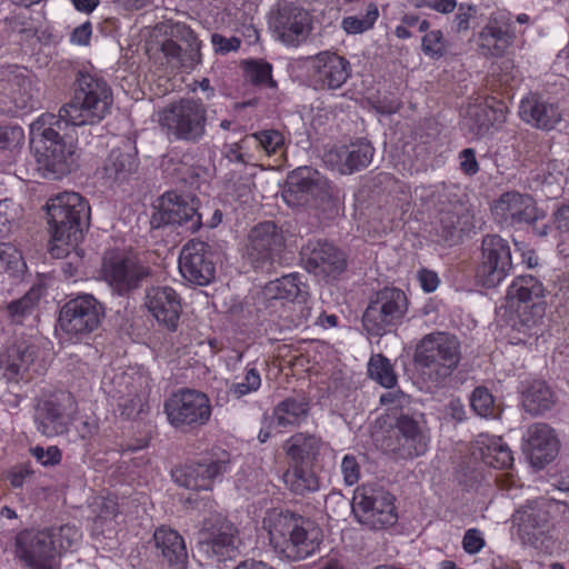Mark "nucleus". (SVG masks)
<instances>
[{"instance_id":"5701e85b","label":"nucleus","mask_w":569,"mask_h":569,"mask_svg":"<svg viewBox=\"0 0 569 569\" xmlns=\"http://www.w3.org/2000/svg\"><path fill=\"white\" fill-rule=\"evenodd\" d=\"M214 252L204 241L190 240L181 249L179 270L188 282L207 286L216 277Z\"/></svg>"},{"instance_id":"6e6d98bb","label":"nucleus","mask_w":569,"mask_h":569,"mask_svg":"<svg viewBox=\"0 0 569 569\" xmlns=\"http://www.w3.org/2000/svg\"><path fill=\"white\" fill-rule=\"evenodd\" d=\"M421 51L433 60L443 58L448 52V42L442 31L427 30L421 39Z\"/></svg>"},{"instance_id":"e2e57ef3","label":"nucleus","mask_w":569,"mask_h":569,"mask_svg":"<svg viewBox=\"0 0 569 569\" xmlns=\"http://www.w3.org/2000/svg\"><path fill=\"white\" fill-rule=\"evenodd\" d=\"M32 457L43 467H56L62 460V451L57 446L43 448L36 446L30 449Z\"/></svg>"},{"instance_id":"a211bd4d","label":"nucleus","mask_w":569,"mask_h":569,"mask_svg":"<svg viewBox=\"0 0 569 569\" xmlns=\"http://www.w3.org/2000/svg\"><path fill=\"white\" fill-rule=\"evenodd\" d=\"M102 274L118 295L124 296L138 289L149 271L130 254L111 250L103 257Z\"/></svg>"},{"instance_id":"e433bc0d","label":"nucleus","mask_w":569,"mask_h":569,"mask_svg":"<svg viewBox=\"0 0 569 569\" xmlns=\"http://www.w3.org/2000/svg\"><path fill=\"white\" fill-rule=\"evenodd\" d=\"M510 309L515 311L511 317V329L515 333L513 339L518 343H526L528 338L539 335L546 313V303L538 302Z\"/></svg>"},{"instance_id":"1a4fd4ad","label":"nucleus","mask_w":569,"mask_h":569,"mask_svg":"<svg viewBox=\"0 0 569 569\" xmlns=\"http://www.w3.org/2000/svg\"><path fill=\"white\" fill-rule=\"evenodd\" d=\"M106 317V307L91 293L71 296L60 307L58 325L69 338L81 340L102 323Z\"/></svg>"},{"instance_id":"4c0bfd02","label":"nucleus","mask_w":569,"mask_h":569,"mask_svg":"<svg viewBox=\"0 0 569 569\" xmlns=\"http://www.w3.org/2000/svg\"><path fill=\"white\" fill-rule=\"evenodd\" d=\"M543 283L531 274L516 277L507 290V302L509 308H520L533 303H546Z\"/></svg>"},{"instance_id":"4468645a","label":"nucleus","mask_w":569,"mask_h":569,"mask_svg":"<svg viewBox=\"0 0 569 569\" xmlns=\"http://www.w3.org/2000/svg\"><path fill=\"white\" fill-rule=\"evenodd\" d=\"M284 248L286 238L281 227L268 220L250 230L244 258L254 270L270 271L281 260Z\"/></svg>"},{"instance_id":"2f4dec72","label":"nucleus","mask_w":569,"mask_h":569,"mask_svg":"<svg viewBox=\"0 0 569 569\" xmlns=\"http://www.w3.org/2000/svg\"><path fill=\"white\" fill-rule=\"evenodd\" d=\"M493 104L487 100L485 103L469 106L461 121V128L466 136L472 139H481L487 136L491 128L499 127L507 120V107L502 101Z\"/></svg>"},{"instance_id":"c9c22d12","label":"nucleus","mask_w":569,"mask_h":569,"mask_svg":"<svg viewBox=\"0 0 569 569\" xmlns=\"http://www.w3.org/2000/svg\"><path fill=\"white\" fill-rule=\"evenodd\" d=\"M472 455L479 456L483 463L495 469H509L513 465L510 448L497 436L479 435Z\"/></svg>"},{"instance_id":"f3484780","label":"nucleus","mask_w":569,"mask_h":569,"mask_svg":"<svg viewBox=\"0 0 569 569\" xmlns=\"http://www.w3.org/2000/svg\"><path fill=\"white\" fill-rule=\"evenodd\" d=\"M512 269L509 242L499 234H487L481 241V257L476 268V282L483 288L498 287Z\"/></svg>"},{"instance_id":"3c124183","label":"nucleus","mask_w":569,"mask_h":569,"mask_svg":"<svg viewBox=\"0 0 569 569\" xmlns=\"http://www.w3.org/2000/svg\"><path fill=\"white\" fill-rule=\"evenodd\" d=\"M261 387V376L259 370L253 363H248L243 371L241 381H233L228 389L229 395L234 399H241L242 397L258 391Z\"/></svg>"},{"instance_id":"774afa93","label":"nucleus","mask_w":569,"mask_h":569,"mask_svg":"<svg viewBox=\"0 0 569 569\" xmlns=\"http://www.w3.org/2000/svg\"><path fill=\"white\" fill-rule=\"evenodd\" d=\"M459 169L461 172L468 177L476 176L479 170L480 166L478 163L477 157H476V150L472 148H466L462 149L459 154Z\"/></svg>"},{"instance_id":"20e7f679","label":"nucleus","mask_w":569,"mask_h":569,"mask_svg":"<svg viewBox=\"0 0 569 569\" xmlns=\"http://www.w3.org/2000/svg\"><path fill=\"white\" fill-rule=\"evenodd\" d=\"M412 359L423 382L432 388H442L461 361V345L455 335L431 332L418 341Z\"/></svg>"},{"instance_id":"338daca9","label":"nucleus","mask_w":569,"mask_h":569,"mask_svg":"<svg viewBox=\"0 0 569 569\" xmlns=\"http://www.w3.org/2000/svg\"><path fill=\"white\" fill-rule=\"evenodd\" d=\"M371 107L380 114H393L398 112L402 106L400 99L395 96H378L370 99Z\"/></svg>"},{"instance_id":"ea45409f","label":"nucleus","mask_w":569,"mask_h":569,"mask_svg":"<svg viewBox=\"0 0 569 569\" xmlns=\"http://www.w3.org/2000/svg\"><path fill=\"white\" fill-rule=\"evenodd\" d=\"M34 358L33 346L26 342L13 343L4 353L0 355V368L3 370V377L9 382H18L23 378Z\"/></svg>"},{"instance_id":"7ed1b4c3","label":"nucleus","mask_w":569,"mask_h":569,"mask_svg":"<svg viewBox=\"0 0 569 569\" xmlns=\"http://www.w3.org/2000/svg\"><path fill=\"white\" fill-rule=\"evenodd\" d=\"M262 523L273 550L290 561L306 559L319 547V529L299 513L273 509Z\"/></svg>"},{"instance_id":"0e129e2a","label":"nucleus","mask_w":569,"mask_h":569,"mask_svg":"<svg viewBox=\"0 0 569 569\" xmlns=\"http://www.w3.org/2000/svg\"><path fill=\"white\" fill-rule=\"evenodd\" d=\"M17 216L18 208L12 200H0V237H4L11 231Z\"/></svg>"},{"instance_id":"052dcab7","label":"nucleus","mask_w":569,"mask_h":569,"mask_svg":"<svg viewBox=\"0 0 569 569\" xmlns=\"http://www.w3.org/2000/svg\"><path fill=\"white\" fill-rule=\"evenodd\" d=\"M455 186H447L440 183L436 186L422 187L421 188V200L431 202L435 207L447 209V204H451L453 194L452 190Z\"/></svg>"},{"instance_id":"49530a36","label":"nucleus","mask_w":569,"mask_h":569,"mask_svg":"<svg viewBox=\"0 0 569 569\" xmlns=\"http://www.w3.org/2000/svg\"><path fill=\"white\" fill-rule=\"evenodd\" d=\"M246 78L253 86L277 88V81L272 78V64L263 59H249L242 62Z\"/></svg>"},{"instance_id":"6e6552de","label":"nucleus","mask_w":569,"mask_h":569,"mask_svg":"<svg viewBox=\"0 0 569 569\" xmlns=\"http://www.w3.org/2000/svg\"><path fill=\"white\" fill-rule=\"evenodd\" d=\"M408 298L403 290L383 287L370 296L361 318L368 336L382 337L400 326L408 312Z\"/></svg>"},{"instance_id":"423d86ee","label":"nucleus","mask_w":569,"mask_h":569,"mask_svg":"<svg viewBox=\"0 0 569 569\" xmlns=\"http://www.w3.org/2000/svg\"><path fill=\"white\" fill-rule=\"evenodd\" d=\"M566 508L562 501L541 499L517 510L515 519L522 541L545 553L555 552L559 542L555 536L553 518Z\"/></svg>"},{"instance_id":"09e8293b","label":"nucleus","mask_w":569,"mask_h":569,"mask_svg":"<svg viewBox=\"0 0 569 569\" xmlns=\"http://www.w3.org/2000/svg\"><path fill=\"white\" fill-rule=\"evenodd\" d=\"M379 18L377 3L369 2L363 14L347 16L341 21L342 30L348 34L363 33L373 28Z\"/></svg>"},{"instance_id":"f257e3e1","label":"nucleus","mask_w":569,"mask_h":569,"mask_svg":"<svg viewBox=\"0 0 569 569\" xmlns=\"http://www.w3.org/2000/svg\"><path fill=\"white\" fill-rule=\"evenodd\" d=\"M74 93L58 114L42 113L30 127V146L39 169L57 179L77 166L73 146L76 127L100 122L112 106L107 81L97 74L78 71Z\"/></svg>"},{"instance_id":"6ab92c4d","label":"nucleus","mask_w":569,"mask_h":569,"mask_svg":"<svg viewBox=\"0 0 569 569\" xmlns=\"http://www.w3.org/2000/svg\"><path fill=\"white\" fill-rule=\"evenodd\" d=\"M305 269L322 279H336L347 268L346 253L332 242L309 239L300 250Z\"/></svg>"},{"instance_id":"412c9836","label":"nucleus","mask_w":569,"mask_h":569,"mask_svg":"<svg viewBox=\"0 0 569 569\" xmlns=\"http://www.w3.org/2000/svg\"><path fill=\"white\" fill-rule=\"evenodd\" d=\"M269 26L278 40L295 47L305 42L312 29L309 12L292 2L279 3Z\"/></svg>"},{"instance_id":"4d7b16f0","label":"nucleus","mask_w":569,"mask_h":569,"mask_svg":"<svg viewBox=\"0 0 569 569\" xmlns=\"http://www.w3.org/2000/svg\"><path fill=\"white\" fill-rule=\"evenodd\" d=\"M172 166L177 179L191 187L207 180L210 176L209 169L201 164H188L183 161H177Z\"/></svg>"},{"instance_id":"de8ad7c7","label":"nucleus","mask_w":569,"mask_h":569,"mask_svg":"<svg viewBox=\"0 0 569 569\" xmlns=\"http://www.w3.org/2000/svg\"><path fill=\"white\" fill-rule=\"evenodd\" d=\"M369 377L385 388L397 385V375L390 360L382 353L372 355L368 362Z\"/></svg>"},{"instance_id":"393cba45","label":"nucleus","mask_w":569,"mask_h":569,"mask_svg":"<svg viewBox=\"0 0 569 569\" xmlns=\"http://www.w3.org/2000/svg\"><path fill=\"white\" fill-rule=\"evenodd\" d=\"M237 533L234 525L221 515L209 517L199 532V545L211 558L223 561L232 558L237 551Z\"/></svg>"},{"instance_id":"8fccbe9b","label":"nucleus","mask_w":569,"mask_h":569,"mask_svg":"<svg viewBox=\"0 0 569 569\" xmlns=\"http://www.w3.org/2000/svg\"><path fill=\"white\" fill-rule=\"evenodd\" d=\"M470 407L480 417L496 418L499 416V406L493 395L483 386L476 387L469 398Z\"/></svg>"},{"instance_id":"680f3d73","label":"nucleus","mask_w":569,"mask_h":569,"mask_svg":"<svg viewBox=\"0 0 569 569\" xmlns=\"http://www.w3.org/2000/svg\"><path fill=\"white\" fill-rule=\"evenodd\" d=\"M477 6L470 3H460L458 11L453 17L452 30L456 33H465L470 29V21L476 18Z\"/></svg>"},{"instance_id":"864d4df0","label":"nucleus","mask_w":569,"mask_h":569,"mask_svg":"<svg viewBox=\"0 0 569 569\" xmlns=\"http://www.w3.org/2000/svg\"><path fill=\"white\" fill-rule=\"evenodd\" d=\"M251 140L269 156L277 153L284 146L283 134L274 129L261 130L243 138V142Z\"/></svg>"},{"instance_id":"9d476101","label":"nucleus","mask_w":569,"mask_h":569,"mask_svg":"<svg viewBox=\"0 0 569 569\" xmlns=\"http://www.w3.org/2000/svg\"><path fill=\"white\" fill-rule=\"evenodd\" d=\"M282 196L290 206L319 209L332 201L333 186L317 169L299 167L288 174Z\"/></svg>"},{"instance_id":"58836bf2","label":"nucleus","mask_w":569,"mask_h":569,"mask_svg":"<svg viewBox=\"0 0 569 569\" xmlns=\"http://www.w3.org/2000/svg\"><path fill=\"white\" fill-rule=\"evenodd\" d=\"M37 430L46 437L67 432L68 426L62 405L54 398L39 400L34 410Z\"/></svg>"},{"instance_id":"473e14b6","label":"nucleus","mask_w":569,"mask_h":569,"mask_svg":"<svg viewBox=\"0 0 569 569\" xmlns=\"http://www.w3.org/2000/svg\"><path fill=\"white\" fill-rule=\"evenodd\" d=\"M138 167L137 148L127 140L111 149L103 161L101 177L108 183H123L137 172Z\"/></svg>"},{"instance_id":"c85d7f7f","label":"nucleus","mask_w":569,"mask_h":569,"mask_svg":"<svg viewBox=\"0 0 569 569\" xmlns=\"http://www.w3.org/2000/svg\"><path fill=\"white\" fill-rule=\"evenodd\" d=\"M144 306L158 325L163 329L176 332L182 313L181 298L169 286L151 287L146 291Z\"/></svg>"},{"instance_id":"0eeeda50","label":"nucleus","mask_w":569,"mask_h":569,"mask_svg":"<svg viewBox=\"0 0 569 569\" xmlns=\"http://www.w3.org/2000/svg\"><path fill=\"white\" fill-rule=\"evenodd\" d=\"M208 110L201 99L181 98L158 111V123L170 140L199 143L207 134Z\"/></svg>"},{"instance_id":"dca6fc26","label":"nucleus","mask_w":569,"mask_h":569,"mask_svg":"<svg viewBox=\"0 0 569 569\" xmlns=\"http://www.w3.org/2000/svg\"><path fill=\"white\" fill-rule=\"evenodd\" d=\"M157 211L151 217L153 228H181L183 232H197L202 226L201 213L193 197L167 191L158 200Z\"/></svg>"},{"instance_id":"79ce46f5","label":"nucleus","mask_w":569,"mask_h":569,"mask_svg":"<svg viewBox=\"0 0 569 569\" xmlns=\"http://www.w3.org/2000/svg\"><path fill=\"white\" fill-rule=\"evenodd\" d=\"M309 401L302 398L288 397L273 407L272 422L279 431L287 428H298L309 416Z\"/></svg>"},{"instance_id":"13d9d810","label":"nucleus","mask_w":569,"mask_h":569,"mask_svg":"<svg viewBox=\"0 0 569 569\" xmlns=\"http://www.w3.org/2000/svg\"><path fill=\"white\" fill-rule=\"evenodd\" d=\"M50 533H53L57 555L60 551H68L76 548L81 539V532L76 526L63 525L59 528L47 529Z\"/></svg>"},{"instance_id":"2eb2a0df","label":"nucleus","mask_w":569,"mask_h":569,"mask_svg":"<svg viewBox=\"0 0 569 569\" xmlns=\"http://www.w3.org/2000/svg\"><path fill=\"white\" fill-rule=\"evenodd\" d=\"M230 468V453L212 451L197 461H189L171 470L172 480L189 490H211L217 479Z\"/></svg>"},{"instance_id":"37998d69","label":"nucleus","mask_w":569,"mask_h":569,"mask_svg":"<svg viewBox=\"0 0 569 569\" xmlns=\"http://www.w3.org/2000/svg\"><path fill=\"white\" fill-rule=\"evenodd\" d=\"M523 409L532 415L540 416L549 411L556 403V396L546 381L535 380L522 391Z\"/></svg>"},{"instance_id":"f03ea898","label":"nucleus","mask_w":569,"mask_h":569,"mask_svg":"<svg viewBox=\"0 0 569 569\" xmlns=\"http://www.w3.org/2000/svg\"><path fill=\"white\" fill-rule=\"evenodd\" d=\"M46 208L53 242L50 252L54 258L67 257L89 228V202L78 192H62L50 198Z\"/></svg>"},{"instance_id":"ddd939ff","label":"nucleus","mask_w":569,"mask_h":569,"mask_svg":"<svg viewBox=\"0 0 569 569\" xmlns=\"http://www.w3.org/2000/svg\"><path fill=\"white\" fill-rule=\"evenodd\" d=\"M352 513L370 530H382L398 521L395 497L382 488H358L352 499Z\"/></svg>"},{"instance_id":"a878e982","label":"nucleus","mask_w":569,"mask_h":569,"mask_svg":"<svg viewBox=\"0 0 569 569\" xmlns=\"http://www.w3.org/2000/svg\"><path fill=\"white\" fill-rule=\"evenodd\" d=\"M166 36L161 43V52L169 62L181 67L201 63V41L189 26L182 22L173 23L166 31Z\"/></svg>"},{"instance_id":"a19ab883","label":"nucleus","mask_w":569,"mask_h":569,"mask_svg":"<svg viewBox=\"0 0 569 569\" xmlns=\"http://www.w3.org/2000/svg\"><path fill=\"white\" fill-rule=\"evenodd\" d=\"M375 148L366 139H358L337 151L339 170L342 174H351L367 168L373 158Z\"/></svg>"},{"instance_id":"c03bdc74","label":"nucleus","mask_w":569,"mask_h":569,"mask_svg":"<svg viewBox=\"0 0 569 569\" xmlns=\"http://www.w3.org/2000/svg\"><path fill=\"white\" fill-rule=\"evenodd\" d=\"M43 291L41 284H34L21 298L9 302L6 310L11 323L23 325L29 317L33 316Z\"/></svg>"},{"instance_id":"bb28decb","label":"nucleus","mask_w":569,"mask_h":569,"mask_svg":"<svg viewBox=\"0 0 569 569\" xmlns=\"http://www.w3.org/2000/svg\"><path fill=\"white\" fill-rule=\"evenodd\" d=\"M516 27L512 14L498 10L490 14L478 34V46L485 56L502 57L513 44Z\"/></svg>"},{"instance_id":"f704fd0d","label":"nucleus","mask_w":569,"mask_h":569,"mask_svg":"<svg viewBox=\"0 0 569 569\" xmlns=\"http://www.w3.org/2000/svg\"><path fill=\"white\" fill-rule=\"evenodd\" d=\"M323 447L322 439L309 432H297L283 443L289 465L305 467H315Z\"/></svg>"},{"instance_id":"c756f323","label":"nucleus","mask_w":569,"mask_h":569,"mask_svg":"<svg viewBox=\"0 0 569 569\" xmlns=\"http://www.w3.org/2000/svg\"><path fill=\"white\" fill-rule=\"evenodd\" d=\"M523 439V453L535 469H543L559 452V440L547 423L529 426Z\"/></svg>"},{"instance_id":"bf43d9fd","label":"nucleus","mask_w":569,"mask_h":569,"mask_svg":"<svg viewBox=\"0 0 569 569\" xmlns=\"http://www.w3.org/2000/svg\"><path fill=\"white\" fill-rule=\"evenodd\" d=\"M254 187L253 174H239L232 172L228 180V189L231 194L240 202H248L251 194L252 188Z\"/></svg>"},{"instance_id":"cd10ccee","label":"nucleus","mask_w":569,"mask_h":569,"mask_svg":"<svg viewBox=\"0 0 569 569\" xmlns=\"http://www.w3.org/2000/svg\"><path fill=\"white\" fill-rule=\"evenodd\" d=\"M519 118L530 127L551 131L562 120L559 102L541 92H528L519 103Z\"/></svg>"},{"instance_id":"72a5a7b5","label":"nucleus","mask_w":569,"mask_h":569,"mask_svg":"<svg viewBox=\"0 0 569 569\" xmlns=\"http://www.w3.org/2000/svg\"><path fill=\"white\" fill-rule=\"evenodd\" d=\"M154 555L160 563L171 569H186L188 551L183 537L169 527L161 526L153 533Z\"/></svg>"},{"instance_id":"7c9ffc66","label":"nucleus","mask_w":569,"mask_h":569,"mask_svg":"<svg viewBox=\"0 0 569 569\" xmlns=\"http://www.w3.org/2000/svg\"><path fill=\"white\" fill-rule=\"evenodd\" d=\"M301 279L300 273L292 272L268 282L257 297L258 310L276 309L282 300L306 302L308 286Z\"/></svg>"},{"instance_id":"aec40b11","label":"nucleus","mask_w":569,"mask_h":569,"mask_svg":"<svg viewBox=\"0 0 569 569\" xmlns=\"http://www.w3.org/2000/svg\"><path fill=\"white\" fill-rule=\"evenodd\" d=\"M308 78L317 90H336L351 77L349 60L336 52L322 51L305 60Z\"/></svg>"},{"instance_id":"9b49d317","label":"nucleus","mask_w":569,"mask_h":569,"mask_svg":"<svg viewBox=\"0 0 569 569\" xmlns=\"http://www.w3.org/2000/svg\"><path fill=\"white\" fill-rule=\"evenodd\" d=\"M33 73L19 64L0 66V113L17 114L38 104Z\"/></svg>"},{"instance_id":"b1692460","label":"nucleus","mask_w":569,"mask_h":569,"mask_svg":"<svg viewBox=\"0 0 569 569\" xmlns=\"http://www.w3.org/2000/svg\"><path fill=\"white\" fill-rule=\"evenodd\" d=\"M17 555L30 569H58L53 533L47 530L24 531L16 538Z\"/></svg>"},{"instance_id":"39448f33","label":"nucleus","mask_w":569,"mask_h":569,"mask_svg":"<svg viewBox=\"0 0 569 569\" xmlns=\"http://www.w3.org/2000/svg\"><path fill=\"white\" fill-rule=\"evenodd\" d=\"M382 440L383 450L395 459L411 460L423 456L430 446V428L426 415L401 407Z\"/></svg>"},{"instance_id":"a18cd8bd","label":"nucleus","mask_w":569,"mask_h":569,"mask_svg":"<svg viewBox=\"0 0 569 569\" xmlns=\"http://www.w3.org/2000/svg\"><path fill=\"white\" fill-rule=\"evenodd\" d=\"M289 466L290 468L283 475V480L291 492L305 496L319 490L320 483L313 467Z\"/></svg>"},{"instance_id":"69168bd1","label":"nucleus","mask_w":569,"mask_h":569,"mask_svg":"<svg viewBox=\"0 0 569 569\" xmlns=\"http://www.w3.org/2000/svg\"><path fill=\"white\" fill-rule=\"evenodd\" d=\"M341 473L347 486L356 485L361 475L360 463L356 456L346 455L341 461Z\"/></svg>"},{"instance_id":"5fc2aeb1","label":"nucleus","mask_w":569,"mask_h":569,"mask_svg":"<svg viewBox=\"0 0 569 569\" xmlns=\"http://www.w3.org/2000/svg\"><path fill=\"white\" fill-rule=\"evenodd\" d=\"M26 268L22 253L9 242H0V271L17 276Z\"/></svg>"},{"instance_id":"f8f14e48","label":"nucleus","mask_w":569,"mask_h":569,"mask_svg":"<svg viewBox=\"0 0 569 569\" xmlns=\"http://www.w3.org/2000/svg\"><path fill=\"white\" fill-rule=\"evenodd\" d=\"M163 409L169 423L184 432L204 426L211 417L209 397L189 388L173 392L166 399Z\"/></svg>"},{"instance_id":"4be33fe9","label":"nucleus","mask_w":569,"mask_h":569,"mask_svg":"<svg viewBox=\"0 0 569 569\" xmlns=\"http://www.w3.org/2000/svg\"><path fill=\"white\" fill-rule=\"evenodd\" d=\"M491 211L496 221L507 227L533 224L546 217L530 194L518 191L502 193L495 201Z\"/></svg>"},{"instance_id":"603ef678","label":"nucleus","mask_w":569,"mask_h":569,"mask_svg":"<svg viewBox=\"0 0 569 569\" xmlns=\"http://www.w3.org/2000/svg\"><path fill=\"white\" fill-rule=\"evenodd\" d=\"M440 218L437 227L438 236L446 242L455 243L460 239L459 216L445 208H438Z\"/></svg>"}]
</instances>
